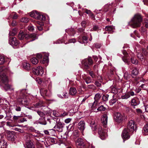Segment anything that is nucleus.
<instances>
[{"instance_id":"nucleus-1","label":"nucleus","mask_w":148,"mask_h":148,"mask_svg":"<svg viewBox=\"0 0 148 148\" xmlns=\"http://www.w3.org/2000/svg\"><path fill=\"white\" fill-rule=\"evenodd\" d=\"M142 21L143 18L141 15L137 14L131 19L130 21L128 22V25L130 27L133 28L139 27L141 25Z\"/></svg>"},{"instance_id":"nucleus-2","label":"nucleus","mask_w":148,"mask_h":148,"mask_svg":"<svg viewBox=\"0 0 148 148\" xmlns=\"http://www.w3.org/2000/svg\"><path fill=\"white\" fill-rule=\"evenodd\" d=\"M17 99L18 102L24 105L28 104L25 89H23L17 91Z\"/></svg>"},{"instance_id":"nucleus-3","label":"nucleus","mask_w":148,"mask_h":148,"mask_svg":"<svg viewBox=\"0 0 148 148\" xmlns=\"http://www.w3.org/2000/svg\"><path fill=\"white\" fill-rule=\"evenodd\" d=\"M75 144L77 147H82L83 148H95V147L92 144L86 142L81 138L77 139L75 141Z\"/></svg>"},{"instance_id":"nucleus-4","label":"nucleus","mask_w":148,"mask_h":148,"mask_svg":"<svg viewBox=\"0 0 148 148\" xmlns=\"http://www.w3.org/2000/svg\"><path fill=\"white\" fill-rule=\"evenodd\" d=\"M18 37L20 40H23L24 37L27 39H30L29 42H31L38 38L37 35L34 33L30 34H25L23 32L20 31L18 34Z\"/></svg>"},{"instance_id":"nucleus-5","label":"nucleus","mask_w":148,"mask_h":148,"mask_svg":"<svg viewBox=\"0 0 148 148\" xmlns=\"http://www.w3.org/2000/svg\"><path fill=\"white\" fill-rule=\"evenodd\" d=\"M1 79L2 83L4 84V89L6 91L9 90H13L14 88L12 87V86L7 84L8 82V79L5 74H3L1 75Z\"/></svg>"},{"instance_id":"nucleus-6","label":"nucleus","mask_w":148,"mask_h":148,"mask_svg":"<svg viewBox=\"0 0 148 148\" xmlns=\"http://www.w3.org/2000/svg\"><path fill=\"white\" fill-rule=\"evenodd\" d=\"M30 15L31 17L39 20L45 21L46 19V18L45 16L41 14L36 11L32 12Z\"/></svg>"},{"instance_id":"nucleus-7","label":"nucleus","mask_w":148,"mask_h":148,"mask_svg":"<svg viewBox=\"0 0 148 148\" xmlns=\"http://www.w3.org/2000/svg\"><path fill=\"white\" fill-rule=\"evenodd\" d=\"M82 63L84 69H88L92 64L93 61L91 57H89L83 60L82 62Z\"/></svg>"},{"instance_id":"nucleus-8","label":"nucleus","mask_w":148,"mask_h":148,"mask_svg":"<svg viewBox=\"0 0 148 148\" xmlns=\"http://www.w3.org/2000/svg\"><path fill=\"white\" fill-rule=\"evenodd\" d=\"M127 129L131 132L132 133L136 129V126L134 121L133 120H130L127 124Z\"/></svg>"},{"instance_id":"nucleus-9","label":"nucleus","mask_w":148,"mask_h":148,"mask_svg":"<svg viewBox=\"0 0 148 148\" xmlns=\"http://www.w3.org/2000/svg\"><path fill=\"white\" fill-rule=\"evenodd\" d=\"M98 134L101 139L103 140L107 137V131L106 130H103L101 127H99L98 130Z\"/></svg>"},{"instance_id":"nucleus-10","label":"nucleus","mask_w":148,"mask_h":148,"mask_svg":"<svg viewBox=\"0 0 148 148\" xmlns=\"http://www.w3.org/2000/svg\"><path fill=\"white\" fill-rule=\"evenodd\" d=\"M131 132L129 131L126 128H125L123 130L121 134V136L123 139L124 140H127L129 139L131 134Z\"/></svg>"},{"instance_id":"nucleus-11","label":"nucleus","mask_w":148,"mask_h":148,"mask_svg":"<svg viewBox=\"0 0 148 148\" xmlns=\"http://www.w3.org/2000/svg\"><path fill=\"white\" fill-rule=\"evenodd\" d=\"M33 73L37 75H42L44 73V71L43 68L41 66H38L33 69Z\"/></svg>"},{"instance_id":"nucleus-12","label":"nucleus","mask_w":148,"mask_h":148,"mask_svg":"<svg viewBox=\"0 0 148 148\" xmlns=\"http://www.w3.org/2000/svg\"><path fill=\"white\" fill-rule=\"evenodd\" d=\"M9 43L14 48H15L19 44V42L15 37H12L9 38Z\"/></svg>"},{"instance_id":"nucleus-13","label":"nucleus","mask_w":148,"mask_h":148,"mask_svg":"<svg viewBox=\"0 0 148 148\" xmlns=\"http://www.w3.org/2000/svg\"><path fill=\"white\" fill-rule=\"evenodd\" d=\"M35 111H36V110ZM36 112L42 118H41V119H40V120L38 121V122L39 123L43 125H46V122L45 120V119L44 118V116H45V114L43 112L40 111H37Z\"/></svg>"},{"instance_id":"nucleus-14","label":"nucleus","mask_w":148,"mask_h":148,"mask_svg":"<svg viewBox=\"0 0 148 148\" xmlns=\"http://www.w3.org/2000/svg\"><path fill=\"white\" fill-rule=\"evenodd\" d=\"M124 119L123 115L119 112H117L115 114L114 119L115 121L118 123H121L122 122Z\"/></svg>"},{"instance_id":"nucleus-15","label":"nucleus","mask_w":148,"mask_h":148,"mask_svg":"<svg viewBox=\"0 0 148 148\" xmlns=\"http://www.w3.org/2000/svg\"><path fill=\"white\" fill-rule=\"evenodd\" d=\"M77 127L78 129L80 130L81 132L83 133L85 128V122L84 121H80L78 123ZM82 135H84L83 134H82Z\"/></svg>"},{"instance_id":"nucleus-16","label":"nucleus","mask_w":148,"mask_h":148,"mask_svg":"<svg viewBox=\"0 0 148 148\" xmlns=\"http://www.w3.org/2000/svg\"><path fill=\"white\" fill-rule=\"evenodd\" d=\"M101 97V95L99 93H97L95 95L94 97L95 101L92 104V108L94 107L95 106H96L99 103V99Z\"/></svg>"},{"instance_id":"nucleus-17","label":"nucleus","mask_w":148,"mask_h":148,"mask_svg":"<svg viewBox=\"0 0 148 148\" xmlns=\"http://www.w3.org/2000/svg\"><path fill=\"white\" fill-rule=\"evenodd\" d=\"M63 125L61 122H59L55 125L53 128H55L56 130L58 132H61L63 130Z\"/></svg>"},{"instance_id":"nucleus-18","label":"nucleus","mask_w":148,"mask_h":148,"mask_svg":"<svg viewBox=\"0 0 148 148\" xmlns=\"http://www.w3.org/2000/svg\"><path fill=\"white\" fill-rule=\"evenodd\" d=\"M98 104L96 106H95L94 107H93V108H92V106L91 108L93 111L95 112H97L98 111H104L106 110V108L105 107H104L102 105L100 106V107H99L97 108V107L95 108V107L98 105Z\"/></svg>"},{"instance_id":"nucleus-19","label":"nucleus","mask_w":148,"mask_h":148,"mask_svg":"<svg viewBox=\"0 0 148 148\" xmlns=\"http://www.w3.org/2000/svg\"><path fill=\"white\" fill-rule=\"evenodd\" d=\"M122 53L124 56V57L122 58L123 61L125 63H128L129 62V58L127 57V56L128 55V54L126 51L124 50L123 51Z\"/></svg>"},{"instance_id":"nucleus-20","label":"nucleus","mask_w":148,"mask_h":148,"mask_svg":"<svg viewBox=\"0 0 148 148\" xmlns=\"http://www.w3.org/2000/svg\"><path fill=\"white\" fill-rule=\"evenodd\" d=\"M101 121L102 124L105 127L107 124L108 121V116L106 114H104L103 115L101 118Z\"/></svg>"},{"instance_id":"nucleus-21","label":"nucleus","mask_w":148,"mask_h":148,"mask_svg":"<svg viewBox=\"0 0 148 148\" xmlns=\"http://www.w3.org/2000/svg\"><path fill=\"white\" fill-rule=\"evenodd\" d=\"M17 28H10L9 30V36H14L17 33L18 30Z\"/></svg>"},{"instance_id":"nucleus-22","label":"nucleus","mask_w":148,"mask_h":148,"mask_svg":"<svg viewBox=\"0 0 148 148\" xmlns=\"http://www.w3.org/2000/svg\"><path fill=\"white\" fill-rule=\"evenodd\" d=\"M16 138V136L14 134L10 133L8 136L7 138L8 140L14 141Z\"/></svg>"},{"instance_id":"nucleus-23","label":"nucleus","mask_w":148,"mask_h":148,"mask_svg":"<svg viewBox=\"0 0 148 148\" xmlns=\"http://www.w3.org/2000/svg\"><path fill=\"white\" fill-rule=\"evenodd\" d=\"M22 65L23 67L25 70H29L30 69L29 64L26 61H24L23 62Z\"/></svg>"},{"instance_id":"nucleus-24","label":"nucleus","mask_w":148,"mask_h":148,"mask_svg":"<svg viewBox=\"0 0 148 148\" xmlns=\"http://www.w3.org/2000/svg\"><path fill=\"white\" fill-rule=\"evenodd\" d=\"M40 92L41 95L43 96L44 95L49 96V94L48 93L47 90L46 89L42 88L40 90Z\"/></svg>"},{"instance_id":"nucleus-25","label":"nucleus","mask_w":148,"mask_h":148,"mask_svg":"<svg viewBox=\"0 0 148 148\" xmlns=\"http://www.w3.org/2000/svg\"><path fill=\"white\" fill-rule=\"evenodd\" d=\"M90 126L91 127L93 131L95 130L97 128V124L94 121H92L90 124Z\"/></svg>"},{"instance_id":"nucleus-26","label":"nucleus","mask_w":148,"mask_h":148,"mask_svg":"<svg viewBox=\"0 0 148 148\" xmlns=\"http://www.w3.org/2000/svg\"><path fill=\"white\" fill-rule=\"evenodd\" d=\"M7 144V142L4 140H2L0 142V148H6Z\"/></svg>"},{"instance_id":"nucleus-27","label":"nucleus","mask_w":148,"mask_h":148,"mask_svg":"<svg viewBox=\"0 0 148 148\" xmlns=\"http://www.w3.org/2000/svg\"><path fill=\"white\" fill-rule=\"evenodd\" d=\"M77 93V90L75 88L71 87L69 91V94L71 95H74Z\"/></svg>"},{"instance_id":"nucleus-28","label":"nucleus","mask_w":148,"mask_h":148,"mask_svg":"<svg viewBox=\"0 0 148 148\" xmlns=\"http://www.w3.org/2000/svg\"><path fill=\"white\" fill-rule=\"evenodd\" d=\"M35 108H38L42 106H44V104L43 102L42 101H39L38 102L34 104Z\"/></svg>"},{"instance_id":"nucleus-29","label":"nucleus","mask_w":148,"mask_h":148,"mask_svg":"<svg viewBox=\"0 0 148 148\" xmlns=\"http://www.w3.org/2000/svg\"><path fill=\"white\" fill-rule=\"evenodd\" d=\"M83 78L85 81L86 83L88 84L91 83L92 82V79L89 76H87L86 77H83Z\"/></svg>"},{"instance_id":"nucleus-30","label":"nucleus","mask_w":148,"mask_h":148,"mask_svg":"<svg viewBox=\"0 0 148 148\" xmlns=\"http://www.w3.org/2000/svg\"><path fill=\"white\" fill-rule=\"evenodd\" d=\"M49 54L48 53L45 54L44 56L43 60L42 61V63L44 64L45 63H48V56Z\"/></svg>"},{"instance_id":"nucleus-31","label":"nucleus","mask_w":148,"mask_h":148,"mask_svg":"<svg viewBox=\"0 0 148 148\" xmlns=\"http://www.w3.org/2000/svg\"><path fill=\"white\" fill-rule=\"evenodd\" d=\"M26 143L27 147V148H34L33 143L31 140L26 142Z\"/></svg>"},{"instance_id":"nucleus-32","label":"nucleus","mask_w":148,"mask_h":148,"mask_svg":"<svg viewBox=\"0 0 148 148\" xmlns=\"http://www.w3.org/2000/svg\"><path fill=\"white\" fill-rule=\"evenodd\" d=\"M139 104V103L137 100H136L135 99H132L131 100V105L134 106H137Z\"/></svg>"},{"instance_id":"nucleus-33","label":"nucleus","mask_w":148,"mask_h":148,"mask_svg":"<svg viewBox=\"0 0 148 148\" xmlns=\"http://www.w3.org/2000/svg\"><path fill=\"white\" fill-rule=\"evenodd\" d=\"M138 73V70L136 68H135L133 69L132 73V77H134V76L136 75Z\"/></svg>"},{"instance_id":"nucleus-34","label":"nucleus","mask_w":148,"mask_h":148,"mask_svg":"<svg viewBox=\"0 0 148 148\" xmlns=\"http://www.w3.org/2000/svg\"><path fill=\"white\" fill-rule=\"evenodd\" d=\"M43 21L40 20L36 22V25H38L39 26L37 25V28H40L41 26H43L44 25Z\"/></svg>"},{"instance_id":"nucleus-35","label":"nucleus","mask_w":148,"mask_h":148,"mask_svg":"<svg viewBox=\"0 0 148 148\" xmlns=\"http://www.w3.org/2000/svg\"><path fill=\"white\" fill-rule=\"evenodd\" d=\"M58 137H59V138L63 139V140H64L65 141L66 140V139L67 137V134L65 133L63 134V135H61L60 136L59 135L58 136Z\"/></svg>"},{"instance_id":"nucleus-36","label":"nucleus","mask_w":148,"mask_h":148,"mask_svg":"<svg viewBox=\"0 0 148 148\" xmlns=\"http://www.w3.org/2000/svg\"><path fill=\"white\" fill-rule=\"evenodd\" d=\"M73 135L75 137H77L79 136V132L78 130H75L73 132Z\"/></svg>"},{"instance_id":"nucleus-37","label":"nucleus","mask_w":148,"mask_h":148,"mask_svg":"<svg viewBox=\"0 0 148 148\" xmlns=\"http://www.w3.org/2000/svg\"><path fill=\"white\" fill-rule=\"evenodd\" d=\"M129 95L128 92H127L125 93L124 95H122L121 97L123 99H127L130 97Z\"/></svg>"},{"instance_id":"nucleus-38","label":"nucleus","mask_w":148,"mask_h":148,"mask_svg":"<svg viewBox=\"0 0 148 148\" xmlns=\"http://www.w3.org/2000/svg\"><path fill=\"white\" fill-rule=\"evenodd\" d=\"M29 20V19L26 17H23L20 19V21L23 23H27Z\"/></svg>"},{"instance_id":"nucleus-39","label":"nucleus","mask_w":148,"mask_h":148,"mask_svg":"<svg viewBox=\"0 0 148 148\" xmlns=\"http://www.w3.org/2000/svg\"><path fill=\"white\" fill-rule=\"evenodd\" d=\"M31 62L33 64H36L38 62V60L36 58H33L31 60Z\"/></svg>"},{"instance_id":"nucleus-40","label":"nucleus","mask_w":148,"mask_h":148,"mask_svg":"<svg viewBox=\"0 0 148 148\" xmlns=\"http://www.w3.org/2000/svg\"><path fill=\"white\" fill-rule=\"evenodd\" d=\"M114 28H105V30L106 31L104 32V34H106L107 33H112L113 32V29Z\"/></svg>"},{"instance_id":"nucleus-41","label":"nucleus","mask_w":148,"mask_h":148,"mask_svg":"<svg viewBox=\"0 0 148 148\" xmlns=\"http://www.w3.org/2000/svg\"><path fill=\"white\" fill-rule=\"evenodd\" d=\"M137 55L138 58L141 61H142L144 59V57L141 53H138Z\"/></svg>"},{"instance_id":"nucleus-42","label":"nucleus","mask_w":148,"mask_h":148,"mask_svg":"<svg viewBox=\"0 0 148 148\" xmlns=\"http://www.w3.org/2000/svg\"><path fill=\"white\" fill-rule=\"evenodd\" d=\"M5 62L4 57L1 56H0V65L3 64Z\"/></svg>"},{"instance_id":"nucleus-43","label":"nucleus","mask_w":148,"mask_h":148,"mask_svg":"<svg viewBox=\"0 0 148 148\" xmlns=\"http://www.w3.org/2000/svg\"><path fill=\"white\" fill-rule=\"evenodd\" d=\"M143 130V131L146 133H148V124H147L144 126Z\"/></svg>"},{"instance_id":"nucleus-44","label":"nucleus","mask_w":148,"mask_h":148,"mask_svg":"<svg viewBox=\"0 0 148 148\" xmlns=\"http://www.w3.org/2000/svg\"><path fill=\"white\" fill-rule=\"evenodd\" d=\"M109 95L108 94L104 95L102 96V99L104 101H107L108 99Z\"/></svg>"},{"instance_id":"nucleus-45","label":"nucleus","mask_w":148,"mask_h":148,"mask_svg":"<svg viewBox=\"0 0 148 148\" xmlns=\"http://www.w3.org/2000/svg\"><path fill=\"white\" fill-rule=\"evenodd\" d=\"M131 62L135 64H136L138 63V61L136 60V59L134 58H131Z\"/></svg>"},{"instance_id":"nucleus-46","label":"nucleus","mask_w":148,"mask_h":148,"mask_svg":"<svg viewBox=\"0 0 148 148\" xmlns=\"http://www.w3.org/2000/svg\"><path fill=\"white\" fill-rule=\"evenodd\" d=\"M24 139L26 140V142L31 141L30 140V135L29 134H26L24 137Z\"/></svg>"},{"instance_id":"nucleus-47","label":"nucleus","mask_w":148,"mask_h":148,"mask_svg":"<svg viewBox=\"0 0 148 148\" xmlns=\"http://www.w3.org/2000/svg\"><path fill=\"white\" fill-rule=\"evenodd\" d=\"M130 77V74H129L127 72H125L124 74V78L127 80Z\"/></svg>"},{"instance_id":"nucleus-48","label":"nucleus","mask_w":148,"mask_h":148,"mask_svg":"<svg viewBox=\"0 0 148 148\" xmlns=\"http://www.w3.org/2000/svg\"><path fill=\"white\" fill-rule=\"evenodd\" d=\"M11 17L12 16V18L14 19H16L17 18L18 16L15 12H13L10 14Z\"/></svg>"},{"instance_id":"nucleus-49","label":"nucleus","mask_w":148,"mask_h":148,"mask_svg":"<svg viewBox=\"0 0 148 148\" xmlns=\"http://www.w3.org/2000/svg\"><path fill=\"white\" fill-rule=\"evenodd\" d=\"M82 40L83 43L84 44H86L88 42V38L86 36H83L82 37Z\"/></svg>"},{"instance_id":"nucleus-50","label":"nucleus","mask_w":148,"mask_h":148,"mask_svg":"<svg viewBox=\"0 0 148 148\" xmlns=\"http://www.w3.org/2000/svg\"><path fill=\"white\" fill-rule=\"evenodd\" d=\"M6 125L9 127H13L15 126V125L12 123L7 122L6 123Z\"/></svg>"},{"instance_id":"nucleus-51","label":"nucleus","mask_w":148,"mask_h":148,"mask_svg":"<svg viewBox=\"0 0 148 148\" xmlns=\"http://www.w3.org/2000/svg\"><path fill=\"white\" fill-rule=\"evenodd\" d=\"M89 73L92 78H94L95 77V75L94 73L92 71H89Z\"/></svg>"},{"instance_id":"nucleus-52","label":"nucleus","mask_w":148,"mask_h":148,"mask_svg":"<svg viewBox=\"0 0 148 148\" xmlns=\"http://www.w3.org/2000/svg\"><path fill=\"white\" fill-rule=\"evenodd\" d=\"M111 92L113 93H116L117 92V89L113 87L112 88Z\"/></svg>"},{"instance_id":"nucleus-53","label":"nucleus","mask_w":148,"mask_h":148,"mask_svg":"<svg viewBox=\"0 0 148 148\" xmlns=\"http://www.w3.org/2000/svg\"><path fill=\"white\" fill-rule=\"evenodd\" d=\"M68 114L67 112H64L62 114H61L60 115V116L61 117H63L67 115Z\"/></svg>"},{"instance_id":"nucleus-54","label":"nucleus","mask_w":148,"mask_h":148,"mask_svg":"<svg viewBox=\"0 0 148 148\" xmlns=\"http://www.w3.org/2000/svg\"><path fill=\"white\" fill-rule=\"evenodd\" d=\"M15 110L17 111H21V108L18 106H16L15 107Z\"/></svg>"},{"instance_id":"nucleus-55","label":"nucleus","mask_w":148,"mask_h":148,"mask_svg":"<svg viewBox=\"0 0 148 148\" xmlns=\"http://www.w3.org/2000/svg\"><path fill=\"white\" fill-rule=\"evenodd\" d=\"M36 80L37 82L39 84H40L42 82V80L39 78H37Z\"/></svg>"},{"instance_id":"nucleus-56","label":"nucleus","mask_w":148,"mask_h":148,"mask_svg":"<svg viewBox=\"0 0 148 148\" xmlns=\"http://www.w3.org/2000/svg\"><path fill=\"white\" fill-rule=\"evenodd\" d=\"M16 25L17 23L14 20H13L11 24V25L13 27H14L16 26Z\"/></svg>"},{"instance_id":"nucleus-57","label":"nucleus","mask_w":148,"mask_h":148,"mask_svg":"<svg viewBox=\"0 0 148 148\" xmlns=\"http://www.w3.org/2000/svg\"><path fill=\"white\" fill-rule=\"evenodd\" d=\"M36 144L37 147V148H42V146L40 144L39 142H37L36 143Z\"/></svg>"},{"instance_id":"nucleus-58","label":"nucleus","mask_w":148,"mask_h":148,"mask_svg":"<svg viewBox=\"0 0 148 148\" xmlns=\"http://www.w3.org/2000/svg\"><path fill=\"white\" fill-rule=\"evenodd\" d=\"M76 42V40L75 38H72L70 39L69 40V43H75Z\"/></svg>"},{"instance_id":"nucleus-59","label":"nucleus","mask_w":148,"mask_h":148,"mask_svg":"<svg viewBox=\"0 0 148 148\" xmlns=\"http://www.w3.org/2000/svg\"><path fill=\"white\" fill-rule=\"evenodd\" d=\"M50 141L51 142L53 143H56V139L54 138H51L50 139Z\"/></svg>"},{"instance_id":"nucleus-60","label":"nucleus","mask_w":148,"mask_h":148,"mask_svg":"<svg viewBox=\"0 0 148 148\" xmlns=\"http://www.w3.org/2000/svg\"><path fill=\"white\" fill-rule=\"evenodd\" d=\"M95 84L96 85L97 87H99L101 85V84L99 82H98V81H96L95 82Z\"/></svg>"},{"instance_id":"nucleus-61","label":"nucleus","mask_w":148,"mask_h":148,"mask_svg":"<svg viewBox=\"0 0 148 148\" xmlns=\"http://www.w3.org/2000/svg\"><path fill=\"white\" fill-rule=\"evenodd\" d=\"M37 57L39 59L41 58L42 57V55L41 53H38L36 54Z\"/></svg>"},{"instance_id":"nucleus-62","label":"nucleus","mask_w":148,"mask_h":148,"mask_svg":"<svg viewBox=\"0 0 148 148\" xmlns=\"http://www.w3.org/2000/svg\"><path fill=\"white\" fill-rule=\"evenodd\" d=\"M71 120V119L70 118H67L64 120V122L66 123H69Z\"/></svg>"},{"instance_id":"nucleus-63","label":"nucleus","mask_w":148,"mask_h":148,"mask_svg":"<svg viewBox=\"0 0 148 148\" xmlns=\"http://www.w3.org/2000/svg\"><path fill=\"white\" fill-rule=\"evenodd\" d=\"M87 88L89 89H93L94 88V86L93 84L89 85H88Z\"/></svg>"},{"instance_id":"nucleus-64","label":"nucleus","mask_w":148,"mask_h":148,"mask_svg":"<svg viewBox=\"0 0 148 148\" xmlns=\"http://www.w3.org/2000/svg\"><path fill=\"white\" fill-rule=\"evenodd\" d=\"M95 47L97 48H99L101 47V45L98 43L95 44Z\"/></svg>"}]
</instances>
